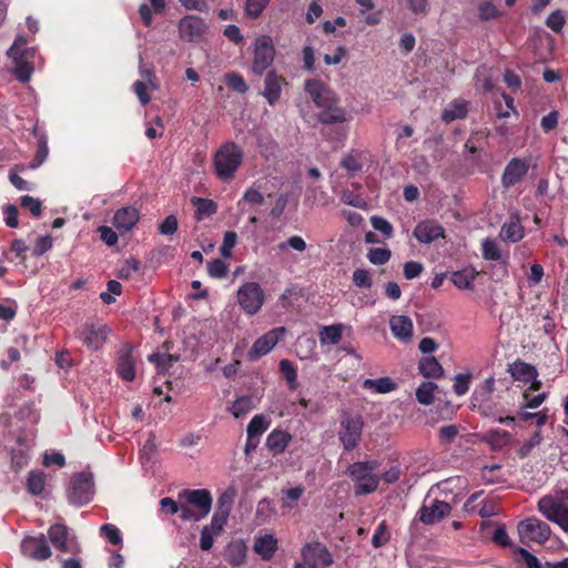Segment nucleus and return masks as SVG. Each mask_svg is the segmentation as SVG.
Masks as SVG:
<instances>
[{
	"mask_svg": "<svg viewBox=\"0 0 568 568\" xmlns=\"http://www.w3.org/2000/svg\"><path fill=\"white\" fill-rule=\"evenodd\" d=\"M537 510L547 520L568 532V487L542 496L537 503Z\"/></svg>",
	"mask_w": 568,
	"mask_h": 568,
	"instance_id": "f257e3e1",
	"label": "nucleus"
},
{
	"mask_svg": "<svg viewBox=\"0 0 568 568\" xmlns=\"http://www.w3.org/2000/svg\"><path fill=\"white\" fill-rule=\"evenodd\" d=\"M44 474L39 470L30 471L27 480L28 491L32 495H40L44 489Z\"/></svg>",
	"mask_w": 568,
	"mask_h": 568,
	"instance_id": "de8ad7c7",
	"label": "nucleus"
},
{
	"mask_svg": "<svg viewBox=\"0 0 568 568\" xmlns=\"http://www.w3.org/2000/svg\"><path fill=\"white\" fill-rule=\"evenodd\" d=\"M306 247H307L306 242L304 241V239L302 236H298V235L290 236L286 241L281 242L278 244V250L281 252H285L288 248L297 251V252H304L306 250Z\"/></svg>",
	"mask_w": 568,
	"mask_h": 568,
	"instance_id": "603ef678",
	"label": "nucleus"
},
{
	"mask_svg": "<svg viewBox=\"0 0 568 568\" xmlns=\"http://www.w3.org/2000/svg\"><path fill=\"white\" fill-rule=\"evenodd\" d=\"M178 27L180 38L187 42L202 41L207 31V24L205 21L201 17L194 14H189L182 18Z\"/></svg>",
	"mask_w": 568,
	"mask_h": 568,
	"instance_id": "2eb2a0df",
	"label": "nucleus"
},
{
	"mask_svg": "<svg viewBox=\"0 0 568 568\" xmlns=\"http://www.w3.org/2000/svg\"><path fill=\"white\" fill-rule=\"evenodd\" d=\"M149 361L154 363L160 371L164 372L171 367L176 359L172 355L156 353L150 355Z\"/></svg>",
	"mask_w": 568,
	"mask_h": 568,
	"instance_id": "338daca9",
	"label": "nucleus"
},
{
	"mask_svg": "<svg viewBox=\"0 0 568 568\" xmlns=\"http://www.w3.org/2000/svg\"><path fill=\"white\" fill-rule=\"evenodd\" d=\"M244 158L243 149L235 142L223 143L213 156V165L216 176L226 182L231 181L242 165Z\"/></svg>",
	"mask_w": 568,
	"mask_h": 568,
	"instance_id": "f03ea898",
	"label": "nucleus"
},
{
	"mask_svg": "<svg viewBox=\"0 0 568 568\" xmlns=\"http://www.w3.org/2000/svg\"><path fill=\"white\" fill-rule=\"evenodd\" d=\"M254 408L252 396H241L236 398L230 407L231 414L235 418H241L247 415Z\"/></svg>",
	"mask_w": 568,
	"mask_h": 568,
	"instance_id": "c03bdc74",
	"label": "nucleus"
},
{
	"mask_svg": "<svg viewBox=\"0 0 568 568\" xmlns=\"http://www.w3.org/2000/svg\"><path fill=\"white\" fill-rule=\"evenodd\" d=\"M392 256V253L388 248L376 247L369 250L367 254L368 261L374 265H384L386 264Z\"/></svg>",
	"mask_w": 568,
	"mask_h": 568,
	"instance_id": "864d4df0",
	"label": "nucleus"
},
{
	"mask_svg": "<svg viewBox=\"0 0 568 568\" xmlns=\"http://www.w3.org/2000/svg\"><path fill=\"white\" fill-rule=\"evenodd\" d=\"M237 243V234L234 231H227L224 233L222 245L220 246V253L223 257H231L232 250Z\"/></svg>",
	"mask_w": 568,
	"mask_h": 568,
	"instance_id": "13d9d810",
	"label": "nucleus"
},
{
	"mask_svg": "<svg viewBox=\"0 0 568 568\" xmlns=\"http://www.w3.org/2000/svg\"><path fill=\"white\" fill-rule=\"evenodd\" d=\"M478 276V272L473 266H467L463 270L452 273L450 280L453 284L462 291L473 290L474 282Z\"/></svg>",
	"mask_w": 568,
	"mask_h": 568,
	"instance_id": "2f4dec72",
	"label": "nucleus"
},
{
	"mask_svg": "<svg viewBox=\"0 0 568 568\" xmlns=\"http://www.w3.org/2000/svg\"><path fill=\"white\" fill-rule=\"evenodd\" d=\"M265 202V196L262 193L261 186L254 183L250 187L245 190L242 199L239 201L237 206L244 207L245 205L250 206H260Z\"/></svg>",
	"mask_w": 568,
	"mask_h": 568,
	"instance_id": "4c0bfd02",
	"label": "nucleus"
},
{
	"mask_svg": "<svg viewBox=\"0 0 568 568\" xmlns=\"http://www.w3.org/2000/svg\"><path fill=\"white\" fill-rule=\"evenodd\" d=\"M229 265L220 260L215 258L207 264V273L213 278H223L227 275Z\"/></svg>",
	"mask_w": 568,
	"mask_h": 568,
	"instance_id": "5fc2aeb1",
	"label": "nucleus"
},
{
	"mask_svg": "<svg viewBox=\"0 0 568 568\" xmlns=\"http://www.w3.org/2000/svg\"><path fill=\"white\" fill-rule=\"evenodd\" d=\"M191 203L195 207V219L197 221H202L217 211V204L210 199L193 196Z\"/></svg>",
	"mask_w": 568,
	"mask_h": 568,
	"instance_id": "f704fd0d",
	"label": "nucleus"
},
{
	"mask_svg": "<svg viewBox=\"0 0 568 568\" xmlns=\"http://www.w3.org/2000/svg\"><path fill=\"white\" fill-rule=\"evenodd\" d=\"M466 114L467 103L462 100H456L444 110L442 118L445 122H452L465 118Z\"/></svg>",
	"mask_w": 568,
	"mask_h": 568,
	"instance_id": "37998d69",
	"label": "nucleus"
},
{
	"mask_svg": "<svg viewBox=\"0 0 568 568\" xmlns=\"http://www.w3.org/2000/svg\"><path fill=\"white\" fill-rule=\"evenodd\" d=\"M292 436L282 429L272 430L266 438V447L273 455L282 454L290 444Z\"/></svg>",
	"mask_w": 568,
	"mask_h": 568,
	"instance_id": "7c9ffc66",
	"label": "nucleus"
},
{
	"mask_svg": "<svg viewBox=\"0 0 568 568\" xmlns=\"http://www.w3.org/2000/svg\"><path fill=\"white\" fill-rule=\"evenodd\" d=\"M481 255L483 258L486 261L503 262L505 266L507 265V257L503 256L498 243L490 237H486L483 240Z\"/></svg>",
	"mask_w": 568,
	"mask_h": 568,
	"instance_id": "c9c22d12",
	"label": "nucleus"
},
{
	"mask_svg": "<svg viewBox=\"0 0 568 568\" xmlns=\"http://www.w3.org/2000/svg\"><path fill=\"white\" fill-rule=\"evenodd\" d=\"M566 23V14L562 10L552 11L546 19V26L556 33H560Z\"/></svg>",
	"mask_w": 568,
	"mask_h": 568,
	"instance_id": "8fccbe9b",
	"label": "nucleus"
},
{
	"mask_svg": "<svg viewBox=\"0 0 568 568\" xmlns=\"http://www.w3.org/2000/svg\"><path fill=\"white\" fill-rule=\"evenodd\" d=\"M122 292V286L118 281L111 280L108 282V288L105 292L100 294V298L105 304H111L115 301V296H119Z\"/></svg>",
	"mask_w": 568,
	"mask_h": 568,
	"instance_id": "052dcab7",
	"label": "nucleus"
},
{
	"mask_svg": "<svg viewBox=\"0 0 568 568\" xmlns=\"http://www.w3.org/2000/svg\"><path fill=\"white\" fill-rule=\"evenodd\" d=\"M235 497V490L230 488L223 491L217 499L216 510L230 514Z\"/></svg>",
	"mask_w": 568,
	"mask_h": 568,
	"instance_id": "e2e57ef3",
	"label": "nucleus"
},
{
	"mask_svg": "<svg viewBox=\"0 0 568 568\" xmlns=\"http://www.w3.org/2000/svg\"><path fill=\"white\" fill-rule=\"evenodd\" d=\"M303 561L310 568H326L333 564V557L321 542L307 544L302 549Z\"/></svg>",
	"mask_w": 568,
	"mask_h": 568,
	"instance_id": "f3484780",
	"label": "nucleus"
},
{
	"mask_svg": "<svg viewBox=\"0 0 568 568\" xmlns=\"http://www.w3.org/2000/svg\"><path fill=\"white\" fill-rule=\"evenodd\" d=\"M367 160V153L364 152V151H356V150H353L352 152H349L348 154H346L342 162H341V165L351 174H354L358 171L362 170V168L364 166L365 162Z\"/></svg>",
	"mask_w": 568,
	"mask_h": 568,
	"instance_id": "72a5a7b5",
	"label": "nucleus"
},
{
	"mask_svg": "<svg viewBox=\"0 0 568 568\" xmlns=\"http://www.w3.org/2000/svg\"><path fill=\"white\" fill-rule=\"evenodd\" d=\"M48 536L52 546L62 552L75 554L79 551L75 536L63 524L52 525L48 530Z\"/></svg>",
	"mask_w": 568,
	"mask_h": 568,
	"instance_id": "4468645a",
	"label": "nucleus"
},
{
	"mask_svg": "<svg viewBox=\"0 0 568 568\" xmlns=\"http://www.w3.org/2000/svg\"><path fill=\"white\" fill-rule=\"evenodd\" d=\"M418 369L427 378H438L444 374L440 363L433 356L420 359Z\"/></svg>",
	"mask_w": 568,
	"mask_h": 568,
	"instance_id": "ea45409f",
	"label": "nucleus"
},
{
	"mask_svg": "<svg viewBox=\"0 0 568 568\" xmlns=\"http://www.w3.org/2000/svg\"><path fill=\"white\" fill-rule=\"evenodd\" d=\"M392 334L402 342H408L413 335V322L406 315H394L389 320Z\"/></svg>",
	"mask_w": 568,
	"mask_h": 568,
	"instance_id": "cd10ccee",
	"label": "nucleus"
},
{
	"mask_svg": "<svg viewBox=\"0 0 568 568\" xmlns=\"http://www.w3.org/2000/svg\"><path fill=\"white\" fill-rule=\"evenodd\" d=\"M225 82L229 88L239 93H245L248 87L244 78L236 72H229L225 74Z\"/></svg>",
	"mask_w": 568,
	"mask_h": 568,
	"instance_id": "3c124183",
	"label": "nucleus"
},
{
	"mask_svg": "<svg viewBox=\"0 0 568 568\" xmlns=\"http://www.w3.org/2000/svg\"><path fill=\"white\" fill-rule=\"evenodd\" d=\"M532 166L531 156L511 158L508 163L505 165L500 183L503 187L510 189L519 183H521L527 176L530 168Z\"/></svg>",
	"mask_w": 568,
	"mask_h": 568,
	"instance_id": "6e6552de",
	"label": "nucleus"
},
{
	"mask_svg": "<svg viewBox=\"0 0 568 568\" xmlns=\"http://www.w3.org/2000/svg\"><path fill=\"white\" fill-rule=\"evenodd\" d=\"M378 467L377 460L355 462L348 466L346 474L354 483L355 496L369 495L378 488L379 476L375 474Z\"/></svg>",
	"mask_w": 568,
	"mask_h": 568,
	"instance_id": "20e7f679",
	"label": "nucleus"
},
{
	"mask_svg": "<svg viewBox=\"0 0 568 568\" xmlns=\"http://www.w3.org/2000/svg\"><path fill=\"white\" fill-rule=\"evenodd\" d=\"M305 91L318 109H322L327 103H332L336 97L335 92L326 84L315 79L305 82Z\"/></svg>",
	"mask_w": 568,
	"mask_h": 568,
	"instance_id": "4be33fe9",
	"label": "nucleus"
},
{
	"mask_svg": "<svg viewBox=\"0 0 568 568\" xmlns=\"http://www.w3.org/2000/svg\"><path fill=\"white\" fill-rule=\"evenodd\" d=\"M437 385L433 382H424L416 389V398L423 405H430L434 400V392Z\"/></svg>",
	"mask_w": 568,
	"mask_h": 568,
	"instance_id": "49530a36",
	"label": "nucleus"
},
{
	"mask_svg": "<svg viewBox=\"0 0 568 568\" xmlns=\"http://www.w3.org/2000/svg\"><path fill=\"white\" fill-rule=\"evenodd\" d=\"M413 235L422 244H430L438 239L445 237L444 227L434 220L419 222L414 229Z\"/></svg>",
	"mask_w": 568,
	"mask_h": 568,
	"instance_id": "412c9836",
	"label": "nucleus"
},
{
	"mask_svg": "<svg viewBox=\"0 0 568 568\" xmlns=\"http://www.w3.org/2000/svg\"><path fill=\"white\" fill-rule=\"evenodd\" d=\"M467 480L464 477H450L430 489V494L438 491L444 498L442 500H449V505L457 504L466 495Z\"/></svg>",
	"mask_w": 568,
	"mask_h": 568,
	"instance_id": "f8f14e48",
	"label": "nucleus"
},
{
	"mask_svg": "<svg viewBox=\"0 0 568 568\" xmlns=\"http://www.w3.org/2000/svg\"><path fill=\"white\" fill-rule=\"evenodd\" d=\"M525 236V229L521 225L518 212L510 213L507 221L500 227L499 237L504 242L517 243Z\"/></svg>",
	"mask_w": 568,
	"mask_h": 568,
	"instance_id": "b1692460",
	"label": "nucleus"
},
{
	"mask_svg": "<svg viewBox=\"0 0 568 568\" xmlns=\"http://www.w3.org/2000/svg\"><path fill=\"white\" fill-rule=\"evenodd\" d=\"M452 511L449 500H442L438 497H426L423 506L418 510V519L425 525L439 523Z\"/></svg>",
	"mask_w": 568,
	"mask_h": 568,
	"instance_id": "9d476101",
	"label": "nucleus"
},
{
	"mask_svg": "<svg viewBox=\"0 0 568 568\" xmlns=\"http://www.w3.org/2000/svg\"><path fill=\"white\" fill-rule=\"evenodd\" d=\"M139 268L140 262L136 258H128L119 270V277L129 280L139 271Z\"/></svg>",
	"mask_w": 568,
	"mask_h": 568,
	"instance_id": "774afa93",
	"label": "nucleus"
},
{
	"mask_svg": "<svg viewBox=\"0 0 568 568\" xmlns=\"http://www.w3.org/2000/svg\"><path fill=\"white\" fill-rule=\"evenodd\" d=\"M29 464V455L24 448L13 449L11 453V465L16 471L27 467Z\"/></svg>",
	"mask_w": 568,
	"mask_h": 568,
	"instance_id": "bf43d9fd",
	"label": "nucleus"
},
{
	"mask_svg": "<svg viewBox=\"0 0 568 568\" xmlns=\"http://www.w3.org/2000/svg\"><path fill=\"white\" fill-rule=\"evenodd\" d=\"M363 387L376 394H387L396 388V383H394L389 377H381L376 379L367 378L363 382Z\"/></svg>",
	"mask_w": 568,
	"mask_h": 568,
	"instance_id": "58836bf2",
	"label": "nucleus"
},
{
	"mask_svg": "<svg viewBox=\"0 0 568 568\" xmlns=\"http://www.w3.org/2000/svg\"><path fill=\"white\" fill-rule=\"evenodd\" d=\"M220 535L219 531L213 530L206 525L202 528L200 535V548L204 551L210 550L213 547L214 539Z\"/></svg>",
	"mask_w": 568,
	"mask_h": 568,
	"instance_id": "6e6d98bb",
	"label": "nucleus"
},
{
	"mask_svg": "<svg viewBox=\"0 0 568 568\" xmlns=\"http://www.w3.org/2000/svg\"><path fill=\"white\" fill-rule=\"evenodd\" d=\"M517 532L521 544L526 546L541 545L551 535L550 526L537 517H528L517 525Z\"/></svg>",
	"mask_w": 568,
	"mask_h": 568,
	"instance_id": "39448f33",
	"label": "nucleus"
},
{
	"mask_svg": "<svg viewBox=\"0 0 568 568\" xmlns=\"http://www.w3.org/2000/svg\"><path fill=\"white\" fill-rule=\"evenodd\" d=\"M28 42L29 39L26 36L19 34L7 51L8 58L13 63L12 72L21 82H28L34 70L36 48L27 47Z\"/></svg>",
	"mask_w": 568,
	"mask_h": 568,
	"instance_id": "7ed1b4c3",
	"label": "nucleus"
},
{
	"mask_svg": "<svg viewBox=\"0 0 568 568\" xmlns=\"http://www.w3.org/2000/svg\"><path fill=\"white\" fill-rule=\"evenodd\" d=\"M149 89L151 87L144 80H138L133 83V91L142 105H146L151 101V95L148 92Z\"/></svg>",
	"mask_w": 568,
	"mask_h": 568,
	"instance_id": "0e129e2a",
	"label": "nucleus"
},
{
	"mask_svg": "<svg viewBox=\"0 0 568 568\" xmlns=\"http://www.w3.org/2000/svg\"><path fill=\"white\" fill-rule=\"evenodd\" d=\"M20 204L22 207L29 210L33 216L39 217L41 215L42 204L40 200L30 195H23L20 199Z\"/></svg>",
	"mask_w": 568,
	"mask_h": 568,
	"instance_id": "69168bd1",
	"label": "nucleus"
},
{
	"mask_svg": "<svg viewBox=\"0 0 568 568\" xmlns=\"http://www.w3.org/2000/svg\"><path fill=\"white\" fill-rule=\"evenodd\" d=\"M237 302L246 314L254 315L264 303V292L255 282L244 283L237 290Z\"/></svg>",
	"mask_w": 568,
	"mask_h": 568,
	"instance_id": "1a4fd4ad",
	"label": "nucleus"
},
{
	"mask_svg": "<svg viewBox=\"0 0 568 568\" xmlns=\"http://www.w3.org/2000/svg\"><path fill=\"white\" fill-rule=\"evenodd\" d=\"M48 153H49L48 140H47V136L42 134L39 138L38 150H37L36 156H34L30 168H32V169L39 168L47 159Z\"/></svg>",
	"mask_w": 568,
	"mask_h": 568,
	"instance_id": "4d7b16f0",
	"label": "nucleus"
},
{
	"mask_svg": "<svg viewBox=\"0 0 568 568\" xmlns=\"http://www.w3.org/2000/svg\"><path fill=\"white\" fill-rule=\"evenodd\" d=\"M508 372L510 373L511 377L516 381L532 383L531 388L534 389H537L540 385V383L536 379L537 371L530 364L517 361L509 366Z\"/></svg>",
	"mask_w": 568,
	"mask_h": 568,
	"instance_id": "bb28decb",
	"label": "nucleus"
},
{
	"mask_svg": "<svg viewBox=\"0 0 568 568\" xmlns=\"http://www.w3.org/2000/svg\"><path fill=\"white\" fill-rule=\"evenodd\" d=\"M115 369L123 381L131 382L135 378V359L131 345L123 344L119 349Z\"/></svg>",
	"mask_w": 568,
	"mask_h": 568,
	"instance_id": "aec40b11",
	"label": "nucleus"
},
{
	"mask_svg": "<svg viewBox=\"0 0 568 568\" xmlns=\"http://www.w3.org/2000/svg\"><path fill=\"white\" fill-rule=\"evenodd\" d=\"M359 7V13L365 16V22L369 26L378 24L382 19L381 11H374L375 3L373 0H355Z\"/></svg>",
	"mask_w": 568,
	"mask_h": 568,
	"instance_id": "79ce46f5",
	"label": "nucleus"
},
{
	"mask_svg": "<svg viewBox=\"0 0 568 568\" xmlns=\"http://www.w3.org/2000/svg\"><path fill=\"white\" fill-rule=\"evenodd\" d=\"M337 97L332 103H327L321 109L318 114L320 122L324 124L344 123L352 120V113L337 104Z\"/></svg>",
	"mask_w": 568,
	"mask_h": 568,
	"instance_id": "5701e85b",
	"label": "nucleus"
},
{
	"mask_svg": "<svg viewBox=\"0 0 568 568\" xmlns=\"http://www.w3.org/2000/svg\"><path fill=\"white\" fill-rule=\"evenodd\" d=\"M101 535L104 536L112 545L122 542V535L118 527L112 524H104L100 528Z\"/></svg>",
	"mask_w": 568,
	"mask_h": 568,
	"instance_id": "680f3d73",
	"label": "nucleus"
},
{
	"mask_svg": "<svg viewBox=\"0 0 568 568\" xmlns=\"http://www.w3.org/2000/svg\"><path fill=\"white\" fill-rule=\"evenodd\" d=\"M253 550L263 560H270L277 550V539L272 534L256 536L254 538Z\"/></svg>",
	"mask_w": 568,
	"mask_h": 568,
	"instance_id": "c85d7f7f",
	"label": "nucleus"
},
{
	"mask_svg": "<svg viewBox=\"0 0 568 568\" xmlns=\"http://www.w3.org/2000/svg\"><path fill=\"white\" fill-rule=\"evenodd\" d=\"M179 501L193 506L202 518H205L212 508V496L206 489L182 490L179 493Z\"/></svg>",
	"mask_w": 568,
	"mask_h": 568,
	"instance_id": "dca6fc26",
	"label": "nucleus"
},
{
	"mask_svg": "<svg viewBox=\"0 0 568 568\" xmlns=\"http://www.w3.org/2000/svg\"><path fill=\"white\" fill-rule=\"evenodd\" d=\"M275 50L273 41L268 36H261L254 44V58L252 70L256 74H262L273 62Z\"/></svg>",
	"mask_w": 568,
	"mask_h": 568,
	"instance_id": "9b49d317",
	"label": "nucleus"
},
{
	"mask_svg": "<svg viewBox=\"0 0 568 568\" xmlns=\"http://www.w3.org/2000/svg\"><path fill=\"white\" fill-rule=\"evenodd\" d=\"M68 500L75 506L90 503L94 496L93 475L90 471L74 474L68 488Z\"/></svg>",
	"mask_w": 568,
	"mask_h": 568,
	"instance_id": "423d86ee",
	"label": "nucleus"
},
{
	"mask_svg": "<svg viewBox=\"0 0 568 568\" xmlns=\"http://www.w3.org/2000/svg\"><path fill=\"white\" fill-rule=\"evenodd\" d=\"M284 85H286V80L282 75L275 71L266 73L262 94L270 105H274L280 100Z\"/></svg>",
	"mask_w": 568,
	"mask_h": 568,
	"instance_id": "a878e982",
	"label": "nucleus"
},
{
	"mask_svg": "<svg viewBox=\"0 0 568 568\" xmlns=\"http://www.w3.org/2000/svg\"><path fill=\"white\" fill-rule=\"evenodd\" d=\"M271 425V419L263 415H255L248 423L246 427L247 437L260 438L263 433L267 430Z\"/></svg>",
	"mask_w": 568,
	"mask_h": 568,
	"instance_id": "a19ab883",
	"label": "nucleus"
},
{
	"mask_svg": "<svg viewBox=\"0 0 568 568\" xmlns=\"http://www.w3.org/2000/svg\"><path fill=\"white\" fill-rule=\"evenodd\" d=\"M247 547L246 544L241 540H232L225 548V559L232 567H241L246 561Z\"/></svg>",
	"mask_w": 568,
	"mask_h": 568,
	"instance_id": "c756f323",
	"label": "nucleus"
},
{
	"mask_svg": "<svg viewBox=\"0 0 568 568\" xmlns=\"http://www.w3.org/2000/svg\"><path fill=\"white\" fill-rule=\"evenodd\" d=\"M364 422L357 415H343L339 422L338 439L347 452L355 449L362 438Z\"/></svg>",
	"mask_w": 568,
	"mask_h": 568,
	"instance_id": "0eeeda50",
	"label": "nucleus"
},
{
	"mask_svg": "<svg viewBox=\"0 0 568 568\" xmlns=\"http://www.w3.org/2000/svg\"><path fill=\"white\" fill-rule=\"evenodd\" d=\"M501 16V12L491 1H483L478 4V17L481 21H490Z\"/></svg>",
	"mask_w": 568,
	"mask_h": 568,
	"instance_id": "09e8293b",
	"label": "nucleus"
},
{
	"mask_svg": "<svg viewBox=\"0 0 568 568\" xmlns=\"http://www.w3.org/2000/svg\"><path fill=\"white\" fill-rule=\"evenodd\" d=\"M495 389V378H486L473 393L474 406H481L489 402L490 396Z\"/></svg>",
	"mask_w": 568,
	"mask_h": 568,
	"instance_id": "e433bc0d",
	"label": "nucleus"
},
{
	"mask_svg": "<svg viewBox=\"0 0 568 568\" xmlns=\"http://www.w3.org/2000/svg\"><path fill=\"white\" fill-rule=\"evenodd\" d=\"M110 328L101 323H87L78 333L81 342L91 351H98L105 343Z\"/></svg>",
	"mask_w": 568,
	"mask_h": 568,
	"instance_id": "ddd939ff",
	"label": "nucleus"
},
{
	"mask_svg": "<svg viewBox=\"0 0 568 568\" xmlns=\"http://www.w3.org/2000/svg\"><path fill=\"white\" fill-rule=\"evenodd\" d=\"M139 220L140 212L138 209L123 206L114 213L112 224L120 233H128L136 225Z\"/></svg>",
	"mask_w": 568,
	"mask_h": 568,
	"instance_id": "393cba45",
	"label": "nucleus"
},
{
	"mask_svg": "<svg viewBox=\"0 0 568 568\" xmlns=\"http://www.w3.org/2000/svg\"><path fill=\"white\" fill-rule=\"evenodd\" d=\"M285 332L286 329L284 327H276L258 337L247 354L248 359L256 361L270 353L284 336Z\"/></svg>",
	"mask_w": 568,
	"mask_h": 568,
	"instance_id": "a211bd4d",
	"label": "nucleus"
},
{
	"mask_svg": "<svg viewBox=\"0 0 568 568\" xmlns=\"http://www.w3.org/2000/svg\"><path fill=\"white\" fill-rule=\"evenodd\" d=\"M280 372L287 383L290 390L297 388V371L293 363L288 359H282L278 364Z\"/></svg>",
	"mask_w": 568,
	"mask_h": 568,
	"instance_id": "a18cd8bd",
	"label": "nucleus"
},
{
	"mask_svg": "<svg viewBox=\"0 0 568 568\" xmlns=\"http://www.w3.org/2000/svg\"><path fill=\"white\" fill-rule=\"evenodd\" d=\"M343 324L323 326L318 332L320 343L324 345H336L343 336Z\"/></svg>",
	"mask_w": 568,
	"mask_h": 568,
	"instance_id": "473e14b6",
	"label": "nucleus"
},
{
	"mask_svg": "<svg viewBox=\"0 0 568 568\" xmlns=\"http://www.w3.org/2000/svg\"><path fill=\"white\" fill-rule=\"evenodd\" d=\"M21 552L34 560H45L51 556V549L44 535L27 536L22 539Z\"/></svg>",
	"mask_w": 568,
	"mask_h": 568,
	"instance_id": "6ab92c4d",
	"label": "nucleus"
}]
</instances>
